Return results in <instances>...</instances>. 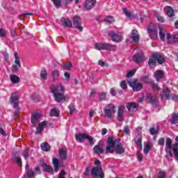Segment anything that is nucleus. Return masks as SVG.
Returning <instances> with one entry per match:
<instances>
[{"label":"nucleus","instance_id":"f257e3e1","mask_svg":"<svg viewBox=\"0 0 178 178\" xmlns=\"http://www.w3.org/2000/svg\"><path fill=\"white\" fill-rule=\"evenodd\" d=\"M170 149H172V139H170V138H167L165 140V152L167 154L165 158H167L168 161H170V159L169 158H172L174 154L175 156V160L178 161V144L175 143L174 145H172L173 154L172 153V151H170Z\"/></svg>","mask_w":178,"mask_h":178},{"label":"nucleus","instance_id":"f03ea898","mask_svg":"<svg viewBox=\"0 0 178 178\" xmlns=\"http://www.w3.org/2000/svg\"><path fill=\"white\" fill-rule=\"evenodd\" d=\"M51 91L54 95V99L56 102H62L63 99H65V86L62 83H58L57 86L53 85L51 87Z\"/></svg>","mask_w":178,"mask_h":178},{"label":"nucleus","instance_id":"7ed1b4c3","mask_svg":"<svg viewBox=\"0 0 178 178\" xmlns=\"http://www.w3.org/2000/svg\"><path fill=\"white\" fill-rule=\"evenodd\" d=\"M120 143V138H115L110 136L107 139V145L106 146V152L107 154H113L116 144Z\"/></svg>","mask_w":178,"mask_h":178},{"label":"nucleus","instance_id":"20e7f679","mask_svg":"<svg viewBox=\"0 0 178 178\" xmlns=\"http://www.w3.org/2000/svg\"><path fill=\"white\" fill-rule=\"evenodd\" d=\"M156 62H158L159 65H162V63L165 62V58L163 56L159 54H153L152 57L149 60L148 65L150 67H155Z\"/></svg>","mask_w":178,"mask_h":178},{"label":"nucleus","instance_id":"39448f33","mask_svg":"<svg viewBox=\"0 0 178 178\" xmlns=\"http://www.w3.org/2000/svg\"><path fill=\"white\" fill-rule=\"evenodd\" d=\"M95 48L97 51H115L116 45L111 44V43H95Z\"/></svg>","mask_w":178,"mask_h":178},{"label":"nucleus","instance_id":"423d86ee","mask_svg":"<svg viewBox=\"0 0 178 178\" xmlns=\"http://www.w3.org/2000/svg\"><path fill=\"white\" fill-rule=\"evenodd\" d=\"M127 83L129 87L132 88L133 91H141L143 90V85L141 82L138 81V79H129L127 80Z\"/></svg>","mask_w":178,"mask_h":178},{"label":"nucleus","instance_id":"0eeeda50","mask_svg":"<svg viewBox=\"0 0 178 178\" xmlns=\"http://www.w3.org/2000/svg\"><path fill=\"white\" fill-rule=\"evenodd\" d=\"M116 113V106L113 104H109L107 105V107L104 109V113L106 118L108 119H113V115Z\"/></svg>","mask_w":178,"mask_h":178},{"label":"nucleus","instance_id":"6e6552de","mask_svg":"<svg viewBox=\"0 0 178 178\" xmlns=\"http://www.w3.org/2000/svg\"><path fill=\"white\" fill-rule=\"evenodd\" d=\"M147 33L151 40H156L158 38V29L154 24H150L147 28Z\"/></svg>","mask_w":178,"mask_h":178},{"label":"nucleus","instance_id":"1a4fd4ad","mask_svg":"<svg viewBox=\"0 0 178 178\" xmlns=\"http://www.w3.org/2000/svg\"><path fill=\"white\" fill-rule=\"evenodd\" d=\"M91 175L93 178H103L104 172L101 166L93 167L91 170Z\"/></svg>","mask_w":178,"mask_h":178},{"label":"nucleus","instance_id":"9d476101","mask_svg":"<svg viewBox=\"0 0 178 178\" xmlns=\"http://www.w3.org/2000/svg\"><path fill=\"white\" fill-rule=\"evenodd\" d=\"M10 103L13 104V108H15L18 112L20 110L19 108V94L13 93L10 96Z\"/></svg>","mask_w":178,"mask_h":178},{"label":"nucleus","instance_id":"9b49d317","mask_svg":"<svg viewBox=\"0 0 178 178\" xmlns=\"http://www.w3.org/2000/svg\"><path fill=\"white\" fill-rule=\"evenodd\" d=\"M108 35L114 42H120L123 40V36L120 33H115L113 31L108 32Z\"/></svg>","mask_w":178,"mask_h":178},{"label":"nucleus","instance_id":"f8f14e48","mask_svg":"<svg viewBox=\"0 0 178 178\" xmlns=\"http://www.w3.org/2000/svg\"><path fill=\"white\" fill-rule=\"evenodd\" d=\"M73 25L74 29H77V30H79V31H83V26H81V18L79 17H74Z\"/></svg>","mask_w":178,"mask_h":178},{"label":"nucleus","instance_id":"ddd939ff","mask_svg":"<svg viewBox=\"0 0 178 178\" xmlns=\"http://www.w3.org/2000/svg\"><path fill=\"white\" fill-rule=\"evenodd\" d=\"M166 40L168 44H175V42H178V34L172 35L170 33H167Z\"/></svg>","mask_w":178,"mask_h":178},{"label":"nucleus","instance_id":"4468645a","mask_svg":"<svg viewBox=\"0 0 178 178\" xmlns=\"http://www.w3.org/2000/svg\"><path fill=\"white\" fill-rule=\"evenodd\" d=\"M114 151H115L116 154L118 155H122V154H124L126 148L124 147V145L120 143L115 145L114 147Z\"/></svg>","mask_w":178,"mask_h":178},{"label":"nucleus","instance_id":"2eb2a0df","mask_svg":"<svg viewBox=\"0 0 178 178\" xmlns=\"http://www.w3.org/2000/svg\"><path fill=\"white\" fill-rule=\"evenodd\" d=\"M133 60L135 63H141L144 62V54L140 51L133 56Z\"/></svg>","mask_w":178,"mask_h":178},{"label":"nucleus","instance_id":"dca6fc26","mask_svg":"<svg viewBox=\"0 0 178 178\" xmlns=\"http://www.w3.org/2000/svg\"><path fill=\"white\" fill-rule=\"evenodd\" d=\"M125 109H126V107L124 106H120L118 107L117 118L120 122H123V115L124 113Z\"/></svg>","mask_w":178,"mask_h":178},{"label":"nucleus","instance_id":"f3484780","mask_svg":"<svg viewBox=\"0 0 178 178\" xmlns=\"http://www.w3.org/2000/svg\"><path fill=\"white\" fill-rule=\"evenodd\" d=\"M14 56L15 58V65H13V72H16L19 67H21L22 63H20V59L17 56V53H15Z\"/></svg>","mask_w":178,"mask_h":178},{"label":"nucleus","instance_id":"a211bd4d","mask_svg":"<svg viewBox=\"0 0 178 178\" xmlns=\"http://www.w3.org/2000/svg\"><path fill=\"white\" fill-rule=\"evenodd\" d=\"M41 118V113H33L31 114V123L33 124H37L40 122Z\"/></svg>","mask_w":178,"mask_h":178},{"label":"nucleus","instance_id":"6ab92c4d","mask_svg":"<svg viewBox=\"0 0 178 178\" xmlns=\"http://www.w3.org/2000/svg\"><path fill=\"white\" fill-rule=\"evenodd\" d=\"M126 106L130 112H136L138 109V104L135 102L127 103Z\"/></svg>","mask_w":178,"mask_h":178},{"label":"nucleus","instance_id":"aec40b11","mask_svg":"<svg viewBox=\"0 0 178 178\" xmlns=\"http://www.w3.org/2000/svg\"><path fill=\"white\" fill-rule=\"evenodd\" d=\"M61 24L63 27H72L73 26L72 21L67 17L61 18Z\"/></svg>","mask_w":178,"mask_h":178},{"label":"nucleus","instance_id":"412c9836","mask_svg":"<svg viewBox=\"0 0 178 178\" xmlns=\"http://www.w3.org/2000/svg\"><path fill=\"white\" fill-rule=\"evenodd\" d=\"M95 3H97V0H86L85 3V8L87 10H90L92 9L94 6H95Z\"/></svg>","mask_w":178,"mask_h":178},{"label":"nucleus","instance_id":"4be33fe9","mask_svg":"<svg viewBox=\"0 0 178 178\" xmlns=\"http://www.w3.org/2000/svg\"><path fill=\"white\" fill-rule=\"evenodd\" d=\"M131 38L134 42H138L140 41V35L137 30H133L131 33Z\"/></svg>","mask_w":178,"mask_h":178},{"label":"nucleus","instance_id":"5701e85b","mask_svg":"<svg viewBox=\"0 0 178 178\" xmlns=\"http://www.w3.org/2000/svg\"><path fill=\"white\" fill-rule=\"evenodd\" d=\"M161 97L162 99H170V91L169 88L163 89L161 93Z\"/></svg>","mask_w":178,"mask_h":178},{"label":"nucleus","instance_id":"b1692460","mask_svg":"<svg viewBox=\"0 0 178 178\" xmlns=\"http://www.w3.org/2000/svg\"><path fill=\"white\" fill-rule=\"evenodd\" d=\"M87 138V134H76L75 135V139L79 143H84L85 140Z\"/></svg>","mask_w":178,"mask_h":178},{"label":"nucleus","instance_id":"393cba45","mask_svg":"<svg viewBox=\"0 0 178 178\" xmlns=\"http://www.w3.org/2000/svg\"><path fill=\"white\" fill-rule=\"evenodd\" d=\"M59 155L61 161H66V159H67V152L66 149H60L59 150Z\"/></svg>","mask_w":178,"mask_h":178},{"label":"nucleus","instance_id":"a878e982","mask_svg":"<svg viewBox=\"0 0 178 178\" xmlns=\"http://www.w3.org/2000/svg\"><path fill=\"white\" fill-rule=\"evenodd\" d=\"M47 121H43L39 124L38 127L37 128L36 133L40 134L44 131V128L47 127Z\"/></svg>","mask_w":178,"mask_h":178},{"label":"nucleus","instance_id":"bb28decb","mask_svg":"<svg viewBox=\"0 0 178 178\" xmlns=\"http://www.w3.org/2000/svg\"><path fill=\"white\" fill-rule=\"evenodd\" d=\"M165 10L166 13V15H168L169 17H173L175 16V11L173 10V8L170 6H165Z\"/></svg>","mask_w":178,"mask_h":178},{"label":"nucleus","instance_id":"cd10ccee","mask_svg":"<svg viewBox=\"0 0 178 178\" xmlns=\"http://www.w3.org/2000/svg\"><path fill=\"white\" fill-rule=\"evenodd\" d=\"M42 167L44 172H47V173L54 175V168H52V166L48 165L46 163H43Z\"/></svg>","mask_w":178,"mask_h":178},{"label":"nucleus","instance_id":"c85d7f7f","mask_svg":"<svg viewBox=\"0 0 178 178\" xmlns=\"http://www.w3.org/2000/svg\"><path fill=\"white\" fill-rule=\"evenodd\" d=\"M142 143H143V138L140 136H137L136 138L135 139V143L136 144L139 149H143Z\"/></svg>","mask_w":178,"mask_h":178},{"label":"nucleus","instance_id":"c756f323","mask_svg":"<svg viewBox=\"0 0 178 178\" xmlns=\"http://www.w3.org/2000/svg\"><path fill=\"white\" fill-rule=\"evenodd\" d=\"M154 77L156 81L161 80V79H163V72L161 70H157L154 72Z\"/></svg>","mask_w":178,"mask_h":178},{"label":"nucleus","instance_id":"7c9ffc66","mask_svg":"<svg viewBox=\"0 0 178 178\" xmlns=\"http://www.w3.org/2000/svg\"><path fill=\"white\" fill-rule=\"evenodd\" d=\"M93 152L98 154H104V149L102 148V146L101 145H97L94 147Z\"/></svg>","mask_w":178,"mask_h":178},{"label":"nucleus","instance_id":"2f4dec72","mask_svg":"<svg viewBox=\"0 0 178 178\" xmlns=\"http://www.w3.org/2000/svg\"><path fill=\"white\" fill-rule=\"evenodd\" d=\"M140 80L143 82L145 83L146 84H152L153 81L152 79H149V76H143L140 78Z\"/></svg>","mask_w":178,"mask_h":178},{"label":"nucleus","instance_id":"473e14b6","mask_svg":"<svg viewBox=\"0 0 178 178\" xmlns=\"http://www.w3.org/2000/svg\"><path fill=\"white\" fill-rule=\"evenodd\" d=\"M10 79L12 83H14V84H17L20 81V78L15 74H11L10 76Z\"/></svg>","mask_w":178,"mask_h":178},{"label":"nucleus","instance_id":"72a5a7b5","mask_svg":"<svg viewBox=\"0 0 178 178\" xmlns=\"http://www.w3.org/2000/svg\"><path fill=\"white\" fill-rule=\"evenodd\" d=\"M122 11L124 13V14L125 15V16H127V17H128V19H131V17H134V15H133V13H130V11H129L127 10V8H122Z\"/></svg>","mask_w":178,"mask_h":178},{"label":"nucleus","instance_id":"f704fd0d","mask_svg":"<svg viewBox=\"0 0 178 178\" xmlns=\"http://www.w3.org/2000/svg\"><path fill=\"white\" fill-rule=\"evenodd\" d=\"M40 147H41V149H42V151H45L46 152H47V151H49V149L51 148V147L49 146V144L47 143H42Z\"/></svg>","mask_w":178,"mask_h":178},{"label":"nucleus","instance_id":"c9c22d12","mask_svg":"<svg viewBox=\"0 0 178 178\" xmlns=\"http://www.w3.org/2000/svg\"><path fill=\"white\" fill-rule=\"evenodd\" d=\"M53 164L54 165L55 172H58L59 169V160L58 159H53Z\"/></svg>","mask_w":178,"mask_h":178},{"label":"nucleus","instance_id":"e433bc0d","mask_svg":"<svg viewBox=\"0 0 178 178\" xmlns=\"http://www.w3.org/2000/svg\"><path fill=\"white\" fill-rule=\"evenodd\" d=\"M172 124H176V123H178V113H173L172 114V118L170 120Z\"/></svg>","mask_w":178,"mask_h":178},{"label":"nucleus","instance_id":"4c0bfd02","mask_svg":"<svg viewBox=\"0 0 178 178\" xmlns=\"http://www.w3.org/2000/svg\"><path fill=\"white\" fill-rule=\"evenodd\" d=\"M50 115L58 118L59 116V110L58 108H51Z\"/></svg>","mask_w":178,"mask_h":178},{"label":"nucleus","instance_id":"58836bf2","mask_svg":"<svg viewBox=\"0 0 178 178\" xmlns=\"http://www.w3.org/2000/svg\"><path fill=\"white\" fill-rule=\"evenodd\" d=\"M154 15L156 16L158 22H160V23H163V22H165L163 17L161 16V14H159V13L154 12Z\"/></svg>","mask_w":178,"mask_h":178},{"label":"nucleus","instance_id":"ea45409f","mask_svg":"<svg viewBox=\"0 0 178 178\" xmlns=\"http://www.w3.org/2000/svg\"><path fill=\"white\" fill-rule=\"evenodd\" d=\"M55 8H60L62 6V0H51Z\"/></svg>","mask_w":178,"mask_h":178},{"label":"nucleus","instance_id":"a19ab883","mask_svg":"<svg viewBox=\"0 0 178 178\" xmlns=\"http://www.w3.org/2000/svg\"><path fill=\"white\" fill-rule=\"evenodd\" d=\"M104 22H106V23H113V22H115V18L113 17V16L109 15L104 19Z\"/></svg>","mask_w":178,"mask_h":178},{"label":"nucleus","instance_id":"79ce46f5","mask_svg":"<svg viewBox=\"0 0 178 178\" xmlns=\"http://www.w3.org/2000/svg\"><path fill=\"white\" fill-rule=\"evenodd\" d=\"M48 77V73L47 72V70H43L40 72V78L42 80H45Z\"/></svg>","mask_w":178,"mask_h":178},{"label":"nucleus","instance_id":"37998d69","mask_svg":"<svg viewBox=\"0 0 178 178\" xmlns=\"http://www.w3.org/2000/svg\"><path fill=\"white\" fill-rule=\"evenodd\" d=\"M137 72V69L131 70V71H129L127 74V77H131L136 74V72Z\"/></svg>","mask_w":178,"mask_h":178},{"label":"nucleus","instance_id":"c03bdc74","mask_svg":"<svg viewBox=\"0 0 178 178\" xmlns=\"http://www.w3.org/2000/svg\"><path fill=\"white\" fill-rule=\"evenodd\" d=\"M159 36L161 40V41H165V38H166V35H165V33L162 31V29H159Z\"/></svg>","mask_w":178,"mask_h":178},{"label":"nucleus","instance_id":"a18cd8bd","mask_svg":"<svg viewBox=\"0 0 178 178\" xmlns=\"http://www.w3.org/2000/svg\"><path fill=\"white\" fill-rule=\"evenodd\" d=\"M86 140H88L90 145H94V138H92L91 136L87 135Z\"/></svg>","mask_w":178,"mask_h":178},{"label":"nucleus","instance_id":"49530a36","mask_svg":"<svg viewBox=\"0 0 178 178\" xmlns=\"http://www.w3.org/2000/svg\"><path fill=\"white\" fill-rule=\"evenodd\" d=\"M151 87L152 88L153 91H159V86L156 84L155 83L152 82L150 84Z\"/></svg>","mask_w":178,"mask_h":178},{"label":"nucleus","instance_id":"de8ad7c7","mask_svg":"<svg viewBox=\"0 0 178 178\" xmlns=\"http://www.w3.org/2000/svg\"><path fill=\"white\" fill-rule=\"evenodd\" d=\"M99 99L101 101H105L106 99V93L101 92V93H99Z\"/></svg>","mask_w":178,"mask_h":178},{"label":"nucleus","instance_id":"09e8293b","mask_svg":"<svg viewBox=\"0 0 178 178\" xmlns=\"http://www.w3.org/2000/svg\"><path fill=\"white\" fill-rule=\"evenodd\" d=\"M61 1L64 6H67V5H70V3H73V0H61Z\"/></svg>","mask_w":178,"mask_h":178},{"label":"nucleus","instance_id":"8fccbe9b","mask_svg":"<svg viewBox=\"0 0 178 178\" xmlns=\"http://www.w3.org/2000/svg\"><path fill=\"white\" fill-rule=\"evenodd\" d=\"M53 79L55 80V79H58L59 77V71L54 70L52 72Z\"/></svg>","mask_w":178,"mask_h":178},{"label":"nucleus","instance_id":"3c124183","mask_svg":"<svg viewBox=\"0 0 178 178\" xmlns=\"http://www.w3.org/2000/svg\"><path fill=\"white\" fill-rule=\"evenodd\" d=\"M150 150H151V146H149V144H147L143 149L144 153L147 154H148V152H149Z\"/></svg>","mask_w":178,"mask_h":178},{"label":"nucleus","instance_id":"603ef678","mask_svg":"<svg viewBox=\"0 0 178 178\" xmlns=\"http://www.w3.org/2000/svg\"><path fill=\"white\" fill-rule=\"evenodd\" d=\"M120 86L122 90H126L127 88V83H126V81H121Z\"/></svg>","mask_w":178,"mask_h":178},{"label":"nucleus","instance_id":"864d4df0","mask_svg":"<svg viewBox=\"0 0 178 178\" xmlns=\"http://www.w3.org/2000/svg\"><path fill=\"white\" fill-rule=\"evenodd\" d=\"M158 177L159 178H166V172L164 171H159Z\"/></svg>","mask_w":178,"mask_h":178},{"label":"nucleus","instance_id":"5fc2aeb1","mask_svg":"<svg viewBox=\"0 0 178 178\" xmlns=\"http://www.w3.org/2000/svg\"><path fill=\"white\" fill-rule=\"evenodd\" d=\"M35 176V173L31 170H28L27 171V177L29 178H33Z\"/></svg>","mask_w":178,"mask_h":178},{"label":"nucleus","instance_id":"6e6d98bb","mask_svg":"<svg viewBox=\"0 0 178 178\" xmlns=\"http://www.w3.org/2000/svg\"><path fill=\"white\" fill-rule=\"evenodd\" d=\"M158 130H159L158 129L151 128L149 130L151 136L158 134Z\"/></svg>","mask_w":178,"mask_h":178},{"label":"nucleus","instance_id":"4d7b16f0","mask_svg":"<svg viewBox=\"0 0 178 178\" xmlns=\"http://www.w3.org/2000/svg\"><path fill=\"white\" fill-rule=\"evenodd\" d=\"M147 98L149 100V102H150V104H154L155 103V100L154 99V97H152V95H148L147 96Z\"/></svg>","mask_w":178,"mask_h":178},{"label":"nucleus","instance_id":"13d9d810","mask_svg":"<svg viewBox=\"0 0 178 178\" xmlns=\"http://www.w3.org/2000/svg\"><path fill=\"white\" fill-rule=\"evenodd\" d=\"M65 176H66V172L65 170H62L61 172L58 175V178H65Z\"/></svg>","mask_w":178,"mask_h":178},{"label":"nucleus","instance_id":"bf43d9fd","mask_svg":"<svg viewBox=\"0 0 178 178\" xmlns=\"http://www.w3.org/2000/svg\"><path fill=\"white\" fill-rule=\"evenodd\" d=\"M69 109H70V115H72L74 112V105L73 104H70L69 106H68Z\"/></svg>","mask_w":178,"mask_h":178},{"label":"nucleus","instance_id":"052dcab7","mask_svg":"<svg viewBox=\"0 0 178 178\" xmlns=\"http://www.w3.org/2000/svg\"><path fill=\"white\" fill-rule=\"evenodd\" d=\"M64 68L65 70H70L72 69V63H70L69 64H65Z\"/></svg>","mask_w":178,"mask_h":178},{"label":"nucleus","instance_id":"680f3d73","mask_svg":"<svg viewBox=\"0 0 178 178\" xmlns=\"http://www.w3.org/2000/svg\"><path fill=\"white\" fill-rule=\"evenodd\" d=\"M23 156L24 157V159H27V158H29V149H26L24 151Z\"/></svg>","mask_w":178,"mask_h":178},{"label":"nucleus","instance_id":"e2e57ef3","mask_svg":"<svg viewBox=\"0 0 178 178\" xmlns=\"http://www.w3.org/2000/svg\"><path fill=\"white\" fill-rule=\"evenodd\" d=\"M137 158H138V161H139V162H141V161H143V159H144V157L143 156V154L141 153H137Z\"/></svg>","mask_w":178,"mask_h":178},{"label":"nucleus","instance_id":"0e129e2a","mask_svg":"<svg viewBox=\"0 0 178 178\" xmlns=\"http://www.w3.org/2000/svg\"><path fill=\"white\" fill-rule=\"evenodd\" d=\"M159 145H165V139L163 138H161L159 140Z\"/></svg>","mask_w":178,"mask_h":178},{"label":"nucleus","instance_id":"69168bd1","mask_svg":"<svg viewBox=\"0 0 178 178\" xmlns=\"http://www.w3.org/2000/svg\"><path fill=\"white\" fill-rule=\"evenodd\" d=\"M15 161L19 166H22V159L20 157H16Z\"/></svg>","mask_w":178,"mask_h":178},{"label":"nucleus","instance_id":"338daca9","mask_svg":"<svg viewBox=\"0 0 178 178\" xmlns=\"http://www.w3.org/2000/svg\"><path fill=\"white\" fill-rule=\"evenodd\" d=\"M124 132L125 133V134H130V129L129 128L128 126L124 127Z\"/></svg>","mask_w":178,"mask_h":178},{"label":"nucleus","instance_id":"774afa93","mask_svg":"<svg viewBox=\"0 0 178 178\" xmlns=\"http://www.w3.org/2000/svg\"><path fill=\"white\" fill-rule=\"evenodd\" d=\"M110 92L111 95H113V97H115V95H116V90L113 88L110 90Z\"/></svg>","mask_w":178,"mask_h":178}]
</instances>
